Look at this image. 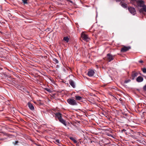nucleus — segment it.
<instances>
[{"mask_svg":"<svg viewBox=\"0 0 146 146\" xmlns=\"http://www.w3.org/2000/svg\"><path fill=\"white\" fill-rule=\"evenodd\" d=\"M67 102L72 106H77L78 103L75 100L72 98H69L67 100Z\"/></svg>","mask_w":146,"mask_h":146,"instance_id":"1","label":"nucleus"},{"mask_svg":"<svg viewBox=\"0 0 146 146\" xmlns=\"http://www.w3.org/2000/svg\"><path fill=\"white\" fill-rule=\"evenodd\" d=\"M138 9L140 8L145 5V2L142 0H138L137 1L136 3Z\"/></svg>","mask_w":146,"mask_h":146,"instance_id":"2","label":"nucleus"},{"mask_svg":"<svg viewBox=\"0 0 146 146\" xmlns=\"http://www.w3.org/2000/svg\"><path fill=\"white\" fill-rule=\"evenodd\" d=\"M138 10L140 13L145 15V13H146V5H145L140 8H139Z\"/></svg>","mask_w":146,"mask_h":146,"instance_id":"3","label":"nucleus"},{"mask_svg":"<svg viewBox=\"0 0 146 146\" xmlns=\"http://www.w3.org/2000/svg\"><path fill=\"white\" fill-rule=\"evenodd\" d=\"M119 100L120 101V103L121 104V105H120V108L123 109L125 111L127 110L125 106L124 105V102L122 101L121 98H119Z\"/></svg>","mask_w":146,"mask_h":146,"instance_id":"4","label":"nucleus"},{"mask_svg":"<svg viewBox=\"0 0 146 146\" xmlns=\"http://www.w3.org/2000/svg\"><path fill=\"white\" fill-rule=\"evenodd\" d=\"M81 36L82 39L85 40L87 41L89 39L88 36V35L84 33H82Z\"/></svg>","mask_w":146,"mask_h":146,"instance_id":"5","label":"nucleus"},{"mask_svg":"<svg viewBox=\"0 0 146 146\" xmlns=\"http://www.w3.org/2000/svg\"><path fill=\"white\" fill-rule=\"evenodd\" d=\"M128 10L133 15H134L136 14L135 9L133 7H130L128 8Z\"/></svg>","mask_w":146,"mask_h":146,"instance_id":"6","label":"nucleus"},{"mask_svg":"<svg viewBox=\"0 0 146 146\" xmlns=\"http://www.w3.org/2000/svg\"><path fill=\"white\" fill-rule=\"evenodd\" d=\"M75 98L76 101H79L82 102L83 100V98L78 95H76L75 96Z\"/></svg>","mask_w":146,"mask_h":146,"instance_id":"7","label":"nucleus"},{"mask_svg":"<svg viewBox=\"0 0 146 146\" xmlns=\"http://www.w3.org/2000/svg\"><path fill=\"white\" fill-rule=\"evenodd\" d=\"M107 60L109 62H110L113 59V56L110 54H108L107 56Z\"/></svg>","mask_w":146,"mask_h":146,"instance_id":"8","label":"nucleus"},{"mask_svg":"<svg viewBox=\"0 0 146 146\" xmlns=\"http://www.w3.org/2000/svg\"><path fill=\"white\" fill-rule=\"evenodd\" d=\"M130 48V47L124 46L121 48V51L122 52H124L128 51Z\"/></svg>","mask_w":146,"mask_h":146,"instance_id":"9","label":"nucleus"},{"mask_svg":"<svg viewBox=\"0 0 146 146\" xmlns=\"http://www.w3.org/2000/svg\"><path fill=\"white\" fill-rule=\"evenodd\" d=\"M95 73L94 71L93 70H89L88 73V74L89 76L91 77L93 76Z\"/></svg>","mask_w":146,"mask_h":146,"instance_id":"10","label":"nucleus"},{"mask_svg":"<svg viewBox=\"0 0 146 146\" xmlns=\"http://www.w3.org/2000/svg\"><path fill=\"white\" fill-rule=\"evenodd\" d=\"M27 105L29 108L31 110H34V108L33 104L30 102H29Z\"/></svg>","mask_w":146,"mask_h":146,"instance_id":"11","label":"nucleus"},{"mask_svg":"<svg viewBox=\"0 0 146 146\" xmlns=\"http://www.w3.org/2000/svg\"><path fill=\"white\" fill-rule=\"evenodd\" d=\"M69 83L70 85L73 88H75V84L74 82L72 80H69Z\"/></svg>","mask_w":146,"mask_h":146,"instance_id":"12","label":"nucleus"},{"mask_svg":"<svg viewBox=\"0 0 146 146\" xmlns=\"http://www.w3.org/2000/svg\"><path fill=\"white\" fill-rule=\"evenodd\" d=\"M138 75V74L135 72H133L132 74V79L134 80V78L136 77Z\"/></svg>","mask_w":146,"mask_h":146,"instance_id":"13","label":"nucleus"},{"mask_svg":"<svg viewBox=\"0 0 146 146\" xmlns=\"http://www.w3.org/2000/svg\"><path fill=\"white\" fill-rule=\"evenodd\" d=\"M56 118H58V120L62 118L61 114L60 113H57L55 114Z\"/></svg>","mask_w":146,"mask_h":146,"instance_id":"14","label":"nucleus"},{"mask_svg":"<svg viewBox=\"0 0 146 146\" xmlns=\"http://www.w3.org/2000/svg\"><path fill=\"white\" fill-rule=\"evenodd\" d=\"M59 121L60 122L62 123L65 126H66L67 124L66 123L65 121L62 118L61 119H60L59 120Z\"/></svg>","mask_w":146,"mask_h":146,"instance_id":"15","label":"nucleus"},{"mask_svg":"<svg viewBox=\"0 0 146 146\" xmlns=\"http://www.w3.org/2000/svg\"><path fill=\"white\" fill-rule=\"evenodd\" d=\"M143 78L141 76L138 77L136 79L137 81L138 82H141L143 81Z\"/></svg>","mask_w":146,"mask_h":146,"instance_id":"16","label":"nucleus"},{"mask_svg":"<svg viewBox=\"0 0 146 146\" xmlns=\"http://www.w3.org/2000/svg\"><path fill=\"white\" fill-rule=\"evenodd\" d=\"M52 60L53 61L54 63L55 64L58 63V60L55 58H53L52 59Z\"/></svg>","mask_w":146,"mask_h":146,"instance_id":"17","label":"nucleus"},{"mask_svg":"<svg viewBox=\"0 0 146 146\" xmlns=\"http://www.w3.org/2000/svg\"><path fill=\"white\" fill-rule=\"evenodd\" d=\"M69 39V38L68 37H64L63 38V40L65 41L66 42H68Z\"/></svg>","mask_w":146,"mask_h":146,"instance_id":"18","label":"nucleus"},{"mask_svg":"<svg viewBox=\"0 0 146 146\" xmlns=\"http://www.w3.org/2000/svg\"><path fill=\"white\" fill-rule=\"evenodd\" d=\"M121 5L123 8H127V5L126 4L124 3H120Z\"/></svg>","mask_w":146,"mask_h":146,"instance_id":"19","label":"nucleus"},{"mask_svg":"<svg viewBox=\"0 0 146 146\" xmlns=\"http://www.w3.org/2000/svg\"><path fill=\"white\" fill-rule=\"evenodd\" d=\"M132 4L135 5V4L136 3L137 0H130Z\"/></svg>","mask_w":146,"mask_h":146,"instance_id":"20","label":"nucleus"},{"mask_svg":"<svg viewBox=\"0 0 146 146\" xmlns=\"http://www.w3.org/2000/svg\"><path fill=\"white\" fill-rule=\"evenodd\" d=\"M44 89L49 92H51L50 89L49 88H44Z\"/></svg>","mask_w":146,"mask_h":146,"instance_id":"21","label":"nucleus"},{"mask_svg":"<svg viewBox=\"0 0 146 146\" xmlns=\"http://www.w3.org/2000/svg\"><path fill=\"white\" fill-rule=\"evenodd\" d=\"M28 0H22L24 4H27L28 3L27 2Z\"/></svg>","mask_w":146,"mask_h":146,"instance_id":"22","label":"nucleus"},{"mask_svg":"<svg viewBox=\"0 0 146 146\" xmlns=\"http://www.w3.org/2000/svg\"><path fill=\"white\" fill-rule=\"evenodd\" d=\"M142 71L144 73H146V68H143L142 69Z\"/></svg>","mask_w":146,"mask_h":146,"instance_id":"23","label":"nucleus"},{"mask_svg":"<svg viewBox=\"0 0 146 146\" xmlns=\"http://www.w3.org/2000/svg\"><path fill=\"white\" fill-rule=\"evenodd\" d=\"M130 81V80H126L125 81V83H127L128 82H129Z\"/></svg>","mask_w":146,"mask_h":146,"instance_id":"24","label":"nucleus"},{"mask_svg":"<svg viewBox=\"0 0 146 146\" xmlns=\"http://www.w3.org/2000/svg\"><path fill=\"white\" fill-rule=\"evenodd\" d=\"M55 142L56 143H59V140L58 139H57L55 141Z\"/></svg>","mask_w":146,"mask_h":146,"instance_id":"25","label":"nucleus"},{"mask_svg":"<svg viewBox=\"0 0 146 146\" xmlns=\"http://www.w3.org/2000/svg\"><path fill=\"white\" fill-rule=\"evenodd\" d=\"M143 88L144 90L146 91V84L143 87Z\"/></svg>","mask_w":146,"mask_h":146,"instance_id":"26","label":"nucleus"},{"mask_svg":"<svg viewBox=\"0 0 146 146\" xmlns=\"http://www.w3.org/2000/svg\"><path fill=\"white\" fill-rule=\"evenodd\" d=\"M121 130L122 132H123V131H124L125 132V131H126V130L124 129H121Z\"/></svg>","mask_w":146,"mask_h":146,"instance_id":"27","label":"nucleus"},{"mask_svg":"<svg viewBox=\"0 0 146 146\" xmlns=\"http://www.w3.org/2000/svg\"><path fill=\"white\" fill-rule=\"evenodd\" d=\"M70 139L72 141H73L74 140V139L73 137H70Z\"/></svg>","mask_w":146,"mask_h":146,"instance_id":"28","label":"nucleus"},{"mask_svg":"<svg viewBox=\"0 0 146 146\" xmlns=\"http://www.w3.org/2000/svg\"><path fill=\"white\" fill-rule=\"evenodd\" d=\"M18 143V141H15V143H14V144L15 145H17Z\"/></svg>","mask_w":146,"mask_h":146,"instance_id":"29","label":"nucleus"},{"mask_svg":"<svg viewBox=\"0 0 146 146\" xmlns=\"http://www.w3.org/2000/svg\"><path fill=\"white\" fill-rule=\"evenodd\" d=\"M73 141L74 143H77L76 141V140H75V139H74V140Z\"/></svg>","mask_w":146,"mask_h":146,"instance_id":"30","label":"nucleus"},{"mask_svg":"<svg viewBox=\"0 0 146 146\" xmlns=\"http://www.w3.org/2000/svg\"><path fill=\"white\" fill-rule=\"evenodd\" d=\"M122 117L123 120L125 119V117L123 116Z\"/></svg>","mask_w":146,"mask_h":146,"instance_id":"31","label":"nucleus"},{"mask_svg":"<svg viewBox=\"0 0 146 146\" xmlns=\"http://www.w3.org/2000/svg\"><path fill=\"white\" fill-rule=\"evenodd\" d=\"M122 110H121V111H120L121 113H122L123 114V115H124V113H123L122 112Z\"/></svg>","mask_w":146,"mask_h":146,"instance_id":"32","label":"nucleus"},{"mask_svg":"<svg viewBox=\"0 0 146 146\" xmlns=\"http://www.w3.org/2000/svg\"><path fill=\"white\" fill-rule=\"evenodd\" d=\"M139 62H141V63H142L143 62V61L142 60H141V61H140Z\"/></svg>","mask_w":146,"mask_h":146,"instance_id":"33","label":"nucleus"},{"mask_svg":"<svg viewBox=\"0 0 146 146\" xmlns=\"http://www.w3.org/2000/svg\"><path fill=\"white\" fill-rule=\"evenodd\" d=\"M116 1V2H117L119 0H115Z\"/></svg>","mask_w":146,"mask_h":146,"instance_id":"34","label":"nucleus"},{"mask_svg":"<svg viewBox=\"0 0 146 146\" xmlns=\"http://www.w3.org/2000/svg\"><path fill=\"white\" fill-rule=\"evenodd\" d=\"M144 77L146 79V76H144Z\"/></svg>","mask_w":146,"mask_h":146,"instance_id":"35","label":"nucleus"},{"mask_svg":"<svg viewBox=\"0 0 146 146\" xmlns=\"http://www.w3.org/2000/svg\"><path fill=\"white\" fill-rule=\"evenodd\" d=\"M120 122H121V123H123V121H121Z\"/></svg>","mask_w":146,"mask_h":146,"instance_id":"36","label":"nucleus"},{"mask_svg":"<svg viewBox=\"0 0 146 146\" xmlns=\"http://www.w3.org/2000/svg\"><path fill=\"white\" fill-rule=\"evenodd\" d=\"M120 131V129H119V131Z\"/></svg>","mask_w":146,"mask_h":146,"instance_id":"37","label":"nucleus"}]
</instances>
